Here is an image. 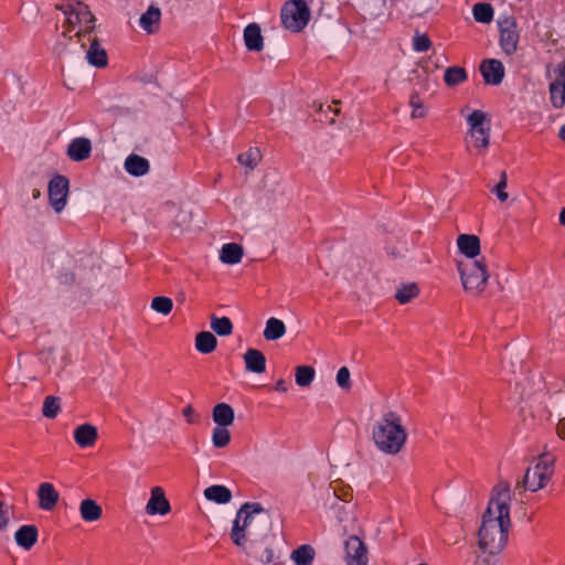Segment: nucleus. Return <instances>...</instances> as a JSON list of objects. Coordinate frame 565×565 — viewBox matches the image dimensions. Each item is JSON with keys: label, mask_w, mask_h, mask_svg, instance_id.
<instances>
[{"label": "nucleus", "mask_w": 565, "mask_h": 565, "mask_svg": "<svg viewBox=\"0 0 565 565\" xmlns=\"http://www.w3.org/2000/svg\"><path fill=\"white\" fill-rule=\"evenodd\" d=\"M280 19L286 29L300 32L310 19V10L305 0H289L281 8Z\"/></svg>", "instance_id": "obj_4"}, {"label": "nucleus", "mask_w": 565, "mask_h": 565, "mask_svg": "<svg viewBox=\"0 0 565 565\" xmlns=\"http://www.w3.org/2000/svg\"><path fill=\"white\" fill-rule=\"evenodd\" d=\"M457 269L466 291L480 294L486 289L490 273L483 257L472 260H458Z\"/></svg>", "instance_id": "obj_3"}, {"label": "nucleus", "mask_w": 565, "mask_h": 565, "mask_svg": "<svg viewBox=\"0 0 565 565\" xmlns=\"http://www.w3.org/2000/svg\"><path fill=\"white\" fill-rule=\"evenodd\" d=\"M17 544L25 550H30L38 540V532H14Z\"/></svg>", "instance_id": "obj_45"}, {"label": "nucleus", "mask_w": 565, "mask_h": 565, "mask_svg": "<svg viewBox=\"0 0 565 565\" xmlns=\"http://www.w3.org/2000/svg\"><path fill=\"white\" fill-rule=\"evenodd\" d=\"M553 83H561L565 86V62L559 65L557 77Z\"/></svg>", "instance_id": "obj_57"}, {"label": "nucleus", "mask_w": 565, "mask_h": 565, "mask_svg": "<svg viewBox=\"0 0 565 565\" xmlns=\"http://www.w3.org/2000/svg\"><path fill=\"white\" fill-rule=\"evenodd\" d=\"M510 520L509 505L497 504L495 501H489L488 508L482 515V522L478 530H508L512 526Z\"/></svg>", "instance_id": "obj_5"}, {"label": "nucleus", "mask_w": 565, "mask_h": 565, "mask_svg": "<svg viewBox=\"0 0 565 565\" xmlns=\"http://www.w3.org/2000/svg\"><path fill=\"white\" fill-rule=\"evenodd\" d=\"M97 439V428L92 424H82L74 430V440L82 448L94 446Z\"/></svg>", "instance_id": "obj_17"}, {"label": "nucleus", "mask_w": 565, "mask_h": 565, "mask_svg": "<svg viewBox=\"0 0 565 565\" xmlns=\"http://www.w3.org/2000/svg\"><path fill=\"white\" fill-rule=\"evenodd\" d=\"M315 556V548L310 544H303L291 552L290 559L296 565H311Z\"/></svg>", "instance_id": "obj_28"}, {"label": "nucleus", "mask_w": 565, "mask_h": 565, "mask_svg": "<svg viewBox=\"0 0 565 565\" xmlns=\"http://www.w3.org/2000/svg\"><path fill=\"white\" fill-rule=\"evenodd\" d=\"M316 371L310 365H299L295 369V381L297 385L307 387L315 380Z\"/></svg>", "instance_id": "obj_36"}, {"label": "nucleus", "mask_w": 565, "mask_h": 565, "mask_svg": "<svg viewBox=\"0 0 565 565\" xmlns=\"http://www.w3.org/2000/svg\"><path fill=\"white\" fill-rule=\"evenodd\" d=\"M430 46L431 41L426 34L416 33L413 40V47L416 52H426Z\"/></svg>", "instance_id": "obj_50"}, {"label": "nucleus", "mask_w": 565, "mask_h": 565, "mask_svg": "<svg viewBox=\"0 0 565 565\" xmlns=\"http://www.w3.org/2000/svg\"><path fill=\"white\" fill-rule=\"evenodd\" d=\"M286 330V324L282 320L271 317L266 321L263 335L267 341H276L285 335Z\"/></svg>", "instance_id": "obj_27"}, {"label": "nucleus", "mask_w": 565, "mask_h": 565, "mask_svg": "<svg viewBox=\"0 0 565 565\" xmlns=\"http://www.w3.org/2000/svg\"><path fill=\"white\" fill-rule=\"evenodd\" d=\"M58 279H60L61 284L72 285L76 280V275L73 271H63L60 274Z\"/></svg>", "instance_id": "obj_53"}, {"label": "nucleus", "mask_w": 565, "mask_h": 565, "mask_svg": "<svg viewBox=\"0 0 565 565\" xmlns=\"http://www.w3.org/2000/svg\"><path fill=\"white\" fill-rule=\"evenodd\" d=\"M260 159L262 154L258 148H250L248 151L241 153L237 157V161L249 170H254Z\"/></svg>", "instance_id": "obj_38"}, {"label": "nucleus", "mask_w": 565, "mask_h": 565, "mask_svg": "<svg viewBox=\"0 0 565 565\" xmlns=\"http://www.w3.org/2000/svg\"><path fill=\"white\" fill-rule=\"evenodd\" d=\"M204 497L206 500L215 502L217 504H226L231 502L233 498L231 490L222 484H214L207 487L204 490Z\"/></svg>", "instance_id": "obj_23"}, {"label": "nucleus", "mask_w": 565, "mask_h": 565, "mask_svg": "<svg viewBox=\"0 0 565 565\" xmlns=\"http://www.w3.org/2000/svg\"><path fill=\"white\" fill-rule=\"evenodd\" d=\"M217 347V339L210 331H201L195 337V349L203 354L213 352Z\"/></svg>", "instance_id": "obj_29"}, {"label": "nucleus", "mask_w": 565, "mask_h": 565, "mask_svg": "<svg viewBox=\"0 0 565 565\" xmlns=\"http://www.w3.org/2000/svg\"><path fill=\"white\" fill-rule=\"evenodd\" d=\"M39 507L44 511H52L60 499L58 492L50 482H43L38 489Z\"/></svg>", "instance_id": "obj_16"}, {"label": "nucleus", "mask_w": 565, "mask_h": 565, "mask_svg": "<svg viewBox=\"0 0 565 565\" xmlns=\"http://www.w3.org/2000/svg\"><path fill=\"white\" fill-rule=\"evenodd\" d=\"M329 490L332 492L334 503L338 501L348 502L352 498V489L348 484H343L341 480L332 481L329 486Z\"/></svg>", "instance_id": "obj_35"}, {"label": "nucleus", "mask_w": 565, "mask_h": 565, "mask_svg": "<svg viewBox=\"0 0 565 565\" xmlns=\"http://www.w3.org/2000/svg\"><path fill=\"white\" fill-rule=\"evenodd\" d=\"M212 418L216 426L228 427L235 420V413L230 404L218 403L213 407Z\"/></svg>", "instance_id": "obj_20"}, {"label": "nucleus", "mask_w": 565, "mask_h": 565, "mask_svg": "<svg viewBox=\"0 0 565 565\" xmlns=\"http://www.w3.org/2000/svg\"><path fill=\"white\" fill-rule=\"evenodd\" d=\"M557 434L561 438L565 439V417L558 420Z\"/></svg>", "instance_id": "obj_58"}, {"label": "nucleus", "mask_w": 565, "mask_h": 565, "mask_svg": "<svg viewBox=\"0 0 565 565\" xmlns=\"http://www.w3.org/2000/svg\"><path fill=\"white\" fill-rule=\"evenodd\" d=\"M550 480V473L540 471L539 467L527 468L522 481L516 483V489L523 488L532 492L539 491L544 488Z\"/></svg>", "instance_id": "obj_11"}, {"label": "nucleus", "mask_w": 565, "mask_h": 565, "mask_svg": "<svg viewBox=\"0 0 565 565\" xmlns=\"http://www.w3.org/2000/svg\"><path fill=\"white\" fill-rule=\"evenodd\" d=\"M65 364H66V356L64 354H62L60 356V364L57 365V367L55 370L56 374H60L61 370L65 366Z\"/></svg>", "instance_id": "obj_62"}, {"label": "nucleus", "mask_w": 565, "mask_h": 565, "mask_svg": "<svg viewBox=\"0 0 565 565\" xmlns=\"http://www.w3.org/2000/svg\"><path fill=\"white\" fill-rule=\"evenodd\" d=\"M92 152V142L88 138H74L67 147V156L76 162H81L89 158Z\"/></svg>", "instance_id": "obj_14"}, {"label": "nucleus", "mask_w": 565, "mask_h": 565, "mask_svg": "<svg viewBox=\"0 0 565 565\" xmlns=\"http://www.w3.org/2000/svg\"><path fill=\"white\" fill-rule=\"evenodd\" d=\"M57 10L62 11L66 17L70 15L71 13V9L72 8H75V6H72V4H68V6H63V4H56L55 7Z\"/></svg>", "instance_id": "obj_61"}, {"label": "nucleus", "mask_w": 565, "mask_h": 565, "mask_svg": "<svg viewBox=\"0 0 565 565\" xmlns=\"http://www.w3.org/2000/svg\"><path fill=\"white\" fill-rule=\"evenodd\" d=\"M477 565H495V564L491 563L488 558H482L477 562Z\"/></svg>", "instance_id": "obj_64"}, {"label": "nucleus", "mask_w": 565, "mask_h": 565, "mask_svg": "<svg viewBox=\"0 0 565 565\" xmlns=\"http://www.w3.org/2000/svg\"><path fill=\"white\" fill-rule=\"evenodd\" d=\"M507 184L508 175L505 171H502L500 174V181L494 188L491 189V192L494 193L501 202L507 201L509 198L508 192H505Z\"/></svg>", "instance_id": "obj_49"}, {"label": "nucleus", "mask_w": 565, "mask_h": 565, "mask_svg": "<svg viewBox=\"0 0 565 565\" xmlns=\"http://www.w3.org/2000/svg\"><path fill=\"white\" fill-rule=\"evenodd\" d=\"M79 514L85 522H95L103 515L102 507L93 499H84L79 504Z\"/></svg>", "instance_id": "obj_25"}, {"label": "nucleus", "mask_w": 565, "mask_h": 565, "mask_svg": "<svg viewBox=\"0 0 565 565\" xmlns=\"http://www.w3.org/2000/svg\"><path fill=\"white\" fill-rule=\"evenodd\" d=\"M553 462H554V458L552 456H550L547 454H543L540 456V459L534 467H539L540 471L547 472L551 476L552 475L551 467H552Z\"/></svg>", "instance_id": "obj_52"}, {"label": "nucleus", "mask_w": 565, "mask_h": 565, "mask_svg": "<svg viewBox=\"0 0 565 565\" xmlns=\"http://www.w3.org/2000/svg\"><path fill=\"white\" fill-rule=\"evenodd\" d=\"M468 75L463 67L450 66L445 71L444 81L447 86L454 87L467 79Z\"/></svg>", "instance_id": "obj_34"}, {"label": "nucleus", "mask_w": 565, "mask_h": 565, "mask_svg": "<svg viewBox=\"0 0 565 565\" xmlns=\"http://www.w3.org/2000/svg\"><path fill=\"white\" fill-rule=\"evenodd\" d=\"M500 30V45L508 55L516 51L519 42V33L516 31V22L512 15H504L498 20Z\"/></svg>", "instance_id": "obj_7"}, {"label": "nucleus", "mask_w": 565, "mask_h": 565, "mask_svg": "<svg viewBox=\"0 0 565 565\" xmlns=\"http://www.w3.org/2000/svg\"><path fill=\"white\" fill-rule=\"evenodd\" d=\"M275 390L277 392H282V393L287 392L288 387H287L286 381L282 380V379L278 380L276 385H275Z\"/></svg>", "instance_id": "obj_59"}, {"label": "nucleus", "mask_w": 565, "mask_h": 565, "mask_svg": "<svg viewBox=\"0 0 565 565\" xmlns=\"http://www.w3.org/2000/svg\"><path fill=\"white\" fill-rule=\"evenodd\" d=\"M61 411L60 397L50 395L46 396L43 403L42 414L46 418H55Z\"/></svg>", "instance_id": "obj_41"}, {"label": "nucleus", "mask_w": 565, "mask_h": 565, "mask_svg": "<svg viewBox=\"0 0 565 565\" xmlns=\"http://www.w3.org/2000/svg\"><path fill=\"white\" fill-rule=\"evenodd\" d=\"M343 561L345 565H369V550L359 535L353 534L344 540Z\"/></svg>", "instance_id": "obj_6"}, {"label": "nucleus", "mask_w": 565, "mask_h": 565, "mask_svg": "<svg viewBox=\"0 0 565 565\" xmlns=\"http://www.w3.org/2000/svg\"><path fill=\"white\" fill-rule=\"evenodd\" d=\"M510 483L508 481H500L492 490V497L490 501H495L497 504L502 503L508 505L510 500Z\"/></svg>", "instance_id": "obj_39"}, {"label": "nucleus", "mask_w": 565, "mask_h": 565, "mask_svg": "<svg viewBox=\"0 0 565 565\" xmlns=\"http://www.w3.org/2000/svg\"><path fill=\"white\" fill-rule=\"evenodd\" d=\"M252 534L253 532H231V540L246 552H254L258 540L252 537Z\"/></svg>", "instance_id": "obj_31"}, {"label": "nucleus", "mask_w": 565, "mask_h": 565, "mask_svg": "<svg viewBox=\"0 0 565 565\" xmlns=\"http://www.w3.org/2000/svg\"><path fill=\"white\" fill-rule=\"evenodd\" d=\"M331 508L335 512V518L339 521V526L342 527V530H348L349 527H361L362 525L356 523V518L353 515L352 511L345 507L340 505L338 503H331Z\"/></svg>", "instance_id": "obj_24"}, {"label": "nucleus", "mask_w": 565, "mask_h": 565, "mask_svg": "<svg viewBox=\"0 0 565 565\" xmlns=\"http://www.w3.org/2000/svg\"><path fill=\"white\" fill-rule=\"evenodd\" d=\"M285 526L278 509L265 508L259 502H246L238 509L231 530H278Z\"/></svg>", "instance_id": "obj_1"}, {"label": "nucleus", "mask_w": 565, "mask_h": 565, "mask_svg": "<svg viewBox=\"0 0 565 565\" xmlns=\"http://www.w3.org/2000/svg\"><path fill=\"white\" fill-rule=\"evenodd\" d=\"M14 518L13 505L6 501H0V530L11 526V521Z\"/></svg>", "instance_id": "obj_44"}, {"label": "nucleus", "mask_w": 565, "mask_h": 565, "mask_svg": "<svg viewBox=\"0 0 565 565\" xmlns=\"http://www.w3.org/2000/svg\"><path fill=\"white\" fill-rule=\"evenodd\" d=\"M231 441V433L227 427L216 426L212 433V443L215 448H224Z\"/></svg>", "instance_id": "obj_42"}, {"label": "nucleus", "mask_w": 565, "mask_h": 565, "mask_svg": "<svg viewBox=\"0 0 565 565\" xmlns=\"http://www.w3.org/2000/svg\"><path fill=\"white\" fill-rule=\"evenodd\" d=\"M470 136L475 140L476 147L487 148L490 141V127L488 126L484 129H479L475 131H469Z\"/></svg>", "instance_id": "obj_48"}, {"label": "nucleus", "mask_w": 565, "mask_h": 565, "mask_svg": "<svg viewBox=\"0 0 565 565\" xmlns=\"http://www.w3.org/2000/svg\"><path fill=\"white\" fill-rule=\"evenodd\" d=\"M161 10L156 6H150L148 10L141 14L139 24L149 34L154 33L160 25Z\"/></svg>", "instance_id": "obj_22"}, {"label": "nucleus", "mask_w": 565, "mask_h": 565, "mask_svg": "<svg viewBox=\"0 0 565 565\" xmlns=\"http://www.w3.org/2000/svg\"><path fill=\"white\" fill-rule=\"evenodd\" d=\"M247 372L260 374L266 371L265 354L257 349H247L243 355Z\"/></svg>", "instance_id": "obj_18"}, {"label": "nucleus", "mask_w": 565, "mask_h": 565, "mask_svg": "<svg viewBox=\"0 0 565 565\" xmlns=\"http://www.w3.org/2000/svg\"><path fill=\"white\" fill-rule=\"evenodd\" d=\"M211 319V329L220 337H227L233 332V323L227 317H217L212 315Z\"/></svg>", "instance_id": "obj_33"}, {"label": "nucleus", "mask_w": 565, "mask_h": 565, "mask_svg": "<svg viewBox=\"0 0 565 565\" xmlns=\"http://www.w3.org/2000/svg\"><path fill=\"white\" fill-rule=\"evenodd\" d=\"M418 294H419V288L416 282L402 284L396 289L395 299L401 305H405V303H408L415 297H417Z\"/></svg>", "instance_id": "obj_30"}, {"label": "nucleus", "mask_w": 565, "mask_h": 565, "mask_svg": "<svg viewBox=\"0 0 565 565\" xmlns=\"http://www.w3.org/2000/svg\"><path fill=\"white\" fill-rule=\"evenodd\" d=\"M88 63L95 67H105L108 63L107 52L100 45L97 38L90 39V45L86 52Z\"/></svg>", "instance_id": "obj_21"}, {"label": "nucleus", "mask_w": 565, "mask_h": 565, "mask_svg": "<svg viewBox=\"0 0 565 565\" xmlns=\"http://www.w3.org/2000/svg\"><path fill=\"white\" fill-rule=\"evenodd\" d=\"M558 221L561 225L565 226V206L559 212Z\"/></svg>", "instance_id": "obj_63"}, {"label": "nucleus", "mask_w": 565, "mask_h": 565, "mask_svg": "<svg viewBox=\"0 0 565 565\" xmlns=\"http://www.w3.org/2000/svg\"><path fill=\"white\" fill-rule=\"evenodd\" d=\"M335 381L338 386L343 391H350L352 387L350 370L347 366H342L338 370Z\"/></svg>", "instance_id": "obj_47"}, {"label": "nucleus", "mask_w": 565, "mask_h": 565, "mask_svg": "<svg viewBox=\"0 0 565 565\" xmlns=\"http://www.w3.org/2000/svg\"><path fill=\"white\" fill-rule=\"evenodd\" d=\"M457 246L466 260L477 259L481 250L480 238L473 234H460L457 237Z\"/></svg>", "instance_id": "obj_13"}, {"label": "nucleus", "mask_w": 565, "mask_h": 565, "mask_svg": "<svg viewBox=\"0 0 565 565\" xmlns=\"http://www.w3.org/2000/svg\"><path fill=\"white\" fill-rule=\"evenodd\" d=\"M409 105L413 108V111L411 115L413 119L423 118L425 116L426 113L423 109V103L419 99V96L417 93L412 94V96L409 98Z\"/></svg>", "instance_id": "obj_51"}, {"label": "nucleus", "mask_w": 565, "mask_h": 565, "mask_svg": "<svg viewBox=\"0 0 565 565\" xmlns=\"http://www.w3.org/2000/svg\"><path fill=\"white\" fill-rule=\"evenodd\" d=\"M466 501V495L463 493H458L449 499V504L451 505H462Z\"/></svg>", "instance_id": "obj_56"}, {"label": "nucleus", "mask_w": 565, "mask_h": 565, "mask_svg": "<svg viewBox=\"0 0 565 565\" xmlns=\"http://www.w3.org/2000/svg\"><path fill=\"white\" fill-rule=\"evenodd\" d=\"M243 247L236 243L224 244L220 252V259L224 264L235 265L243 257Z\"/></svg>", "instance_id": "obj_26"}, {"label": "nucleus", "mask_w": 565, "mask_h": 565, "mask_svg": "<svg viewBox=\"0 0 565 565\" xmlns=\"http://www.w3.org/2000/svg\"><path fill=\"white\" fill-rule=\"evenodd\" d=\"M551 103L554 108L561 109L565 106V86L561 83L550 85Z\"/></svg>", "instance_id": "obj_40"}, {"label": "nucleus", "mask_w": 565, "mask_h": 565, "mask_svg": "<svg viewBox=\"0 0 565 565\" xmlns=\"http://www.w3.org/2000/svg\"><path fill=\"white\" fill-rule=\"evenodd\" d=\"M243 38L248 51L260 52L264 49V36L258 23L247 24L244 29Z\"/></svg>", "instance_id": "obj_15"}, {"label": "nucleus", "mask_w": 565, "mask_h": 565, "mask_svg": "<svg viewBox=\"0 0 565 565\" xmlns=\"http://www.w3.org/2000/svg\"><path fill=\"white\" fill-rule=\"evenodd\" d=\"M172 308L173 302L169 297L158 296L151 300V309L161 315H169L172 311Z\"/></svg>", "instance_id": "obj_43"}, {"label": "nucleus", "mask_w": 565, "mask_h": 565, "mask_svg": "<svg viewBox=\"0 0 565 565\" xmlns=\"http://www.w3.org/2000/svg\"><path fill=\"white\" fill-rule=\"evenodd\" d=\"M182 414L186 418L188 423L192 424V423L196 422V419L194 418L195 417V411H194V408L191 405H188L186 407H184L183 411H182Z\"/></svg>", "instance_id": "obj_54"}, {"label": "nucleus", "mask_w": 565, "mask_h": 565, "mask_svg": "<svg viewBox=\"0 0 565 565\" xmlns=\"http://www.w3.org/2000/svg\"><path fill=\"white\" fill-rule=\"evenodd\" d=\"M276 558L273 548L266 547L262 557V562L265 564H269L274 562Z\"/></svg>", "instance_id": "obj_55"}, {"label": "nucleus", "mask_w": 565, "mask_h": 565, "mask_svg": "<svg viewBox=\"0 0 565 565\" xmlns=\"http://www.w3.org/2000/svg\"><path fill=\"white\" fill-rule=\"evenodd\" d=\"M171 507L166 498L164 491L160 487L151 489L150 499L146 505V512L149 515H164L170 511Z\"/></svg>", "instance_id": "obj_12"}, {"label": "nucleus", "mask_w": 565, "mask_h": 565, "mask_svg": "<svg viewBox=\"0 0 565 565\" xmlns=\"http://www.w3.org/2000/svg\"><path fill=\"white\" fill-rule=\"evenodd\" d=\"M508 539V532H477V544L480 551L489 555L500 553Z\"/></svg>", "instance_id": "obj_9"}, {"label": "nucleus", "mask_w": 565, "mask_h": 565, "mask_svg": "<svg viewBox=\"0 0 565 565\" xmlns=\"http://www.w3.org/2000/svg\"><path fill=\"white\" fill-rule=\"evenodd\" d=\"M124 167L127 173L132 177H143L150 170L148 159L135 153H131L126 158Z\"/></svg>", "instance_id": "obj_19"}, {"label": "nucleus", "mask_w": 565, "mask_h": 565, "mask_svg": "<svg viewBox=\"0 0 565 565\" xmlns=\"http://www.w3.org/2000/svg\"><path fill=\"white\" fill-rule=\"evenodd\" d=\"M66 22L70 28H74L76 24H81L82 22H76V15L75 13H70V15L66 17Z\"/></svg>", "instance_id": "obj_60"}, {"label": "nucleus", "mask_w": 565, "mask_h": 565, "mask_svg": "<svg viewBox=\"0 0 565 565\" xmlns=\"http://www.w3.org/2000/svg\"><path fill=\"white\" fill-rule=\"evenodd\" d=\"M472 14L477 22L490 23L493 19V8L490 3L478 2L472 8Z\"/></svg>", "instance_id": "obj_37"}, {"label": "nucleus", "mask_w": 565, "mask_h": 565, "mask_svg": "<svg viewBox=\"0 0 565 565\" xmlns=\"http://www.w3.org/2000/svg\"><path fill=\"white\" fill-rule=\"evenodd\" d=\"M72 13H75L76 22H82L86 25V33H90L95 26L89 24L95 21V17L89 11L88 7L82 2H76L75 8H72Z\"/></svg>", "instance_id": "obj_32"}, {"label": "nucleus", "mask_w": 565, "mask_h": 565, "mask_svg": "<svg viewBox=\"0 0 565 565\" xmlns=\"http://www.w3.org/2000/svg\"><path fill=\"white\" fill-rule=\"evenodd\" d=\"M372 437L381 451L396 455L403 449L407 440V433L402 425L401 416L390 411L374 424Z\"/></svg>", "instance_id": "obj_2"}, {"label": "nucleus", "mask_w": 565, "mask_h": 565, "mask_svg": "<svg viewBox=\"0 0 565 565\" xmlns=\"http://www.w3.org/2000/svg\"><path fill=\"white\" fill-rule=\"evenodd\" d=\"M479 71L483 81L488 85H499L504 78V66L495 58H489L481 62Z\"/></svg>", "instance_id": "obj_10"}, {"label": "nucleus", "mask_w": 565, "mask_h": 565, "mask_svg": "<svg viewBox=\"0 0 565 565\" xmlns=\"http://www.w3.org/2000/svg\"><path fill=\"white\" fill-rule=\"evenodd\" d=\"M68 188L70 181L62 174H56L49 182V201L56 213H60L66 205Z\"/></svg>", "instance_id": "obj_8"}, {"label": "nucleus", "mask_w": 565, "mask_h": 565, "mask_svg": "<svg viewBox=\"0 0 565 565\" xmlns=\"http://www.w3.org/2000/svg\"><path fill=\"white\" fill-rule=\"evenodd\" d=\"M487 121V114L481 110H473L467 118V122L470 127L469 131L484 129V122Z\"/></svg>", "instance_id": "obj_46"}]
</instances>
